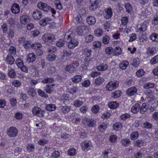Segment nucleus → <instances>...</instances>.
Instances as JSON below:
<instances>
[{
  "instance_id": "11",
  "label": "nucleus",
  "mask_w": 158,
  "mask_h": 158,
  "mask_svg": "<svg viewBox=\"0 0 158 158\" xmlns=\"http://www.w3.org/2000/svg\"><path fill=\"white\" fill-rule=\"evenodd\" d=\"M101 0H90V2L91 3L90 6V9L92 11L95 10L97 7L98 5Z\"/></svg>"
},
{
  "instance_id": "10",
  "label": "nucleus",
  "mask_w": 158,
  "mask_h": 158,
  "mask_svg": "<svg viewBox=\"0 0 158 158\" xmlns=\"http://www.w3.org/2000/svg\"><path fill=\"white\" fill-rule=\"evenodd\" d=\"M87 28L86 26H80L76 29V32L78 35L82 36L85 32V30Z\"/></svg>"
},
{
  "instance_id": "61",
  "label": "nucleus",
  "mask_w": 158,
  "mask_h": 158,
  "mask_svg": "<svg viewBox=\"0 0 158 158\" xmlns=\"http://www.w3.org/2000/svg\"><path fill=\"white\" fill-rule=\"evenodd\" d=\"M67 153L69 156H74L76 154V150L74 148H72L68 151Z\"/></svg>"
},
{
  "instance_id": "41",
  "label": "nucleus",
  "mask_w": 158,
  "mask_h": 158,
  "mask_svg": "<svg viewBox=\"0 0 158 158\" xmlns=\"http://www.w3.org/2000/svg\"><path fill=\"white\" fill-rule=\"evenodd\" d=\"M33 48L35 50L42 48V46L40 43L35 42L32 44Z\"/></svg>"
},
{
  "instance_id": "53",
  "label": "nucleus",
  "mask_w": 158,
  "mask_h": 158,
  "mask_svg": "<svg viewBox=\"0 0 158 158\" xmlns=\"http://www.w3.org/2000/svg\"><path fill=\"white\" fill-rule=\"evenodd\" d=\"M48 140L46 139H42L38 141V143L40 145H44L48 143Z\"/></svg>"
},
{
  "instance_id": "59",
  "label": "nucleus",
  "mask_w": 158,
  "mask_h": 158,
  "mask_svg": "<svg viewBox=\"0 0 158 158\" xmlns=\"http://www.w3.org/2000/svg\"><path fill=\"white\" fill-rule=\"evenodd\" d=\"M39 95L43 98H47L48 97V95L45 93L44 91L41 90V89H39L38 91Z\"/></svg>"
},
{
  "instance_id": "32",
  "label": "nucleus",
  "mask_w": 158,
  "mask_h": 158,
  "mask_svg": "<svg viewBox=\"0 0 158 158\" xmlns=\"http://www.w3.org/2000/svg\"><path fill=\"white\" fill-rule=\"evenodd\" d=\"M61 111L65 114L68 113L71 109L70 108L67 106L60 107Z\"/></svg>"
},
{
  "instance_id": "31",
  "label": "nucleus",
  "mask_w": 158,
  "mask_h": 158,
  "mask_svg": "<svg viewBox=\"0 0 158 158\" xmlns=\"http://www.w3.org/2000/svg\"><path fill=\"white\" fill-rule=\"evenodd\" d=\"M45 108L48 110L53 111L55 110L56 106L54 104H48L46 105Z\"/></svg>"
},
{
  "instance_id": "18",
  "label": "nucleus",
  "mask_w": 158,
  "mask_h": 158,
  "mask_svg": "<svg viewBox=\"0 0 158 158\" xmlns=\"http://www.w3.org/2000/svg\"><path fill=\"white\" fill-rule=\"evenodd\" d=\"M140 105L139 104H136L133 105L131 109V112L134 114L136 113L140 109Z\"/></svg>"
},
{
  "instance_id": "40",
  "label": "nucleus",
  "mask_w": 158,
  "mask_h": 158,
  "mask_svg": "<svg viewBox=\"0 0 158 158\" xmlns=\"http://www.w3.org/2000/svg\"><path fill=\"white\" fill-rule=\"evenodd\" d=\"M54 4L56 8L59 10L62 9V6L59 0H56L54 2Z\"/></svg>"
},
{
  "instance_id": "4",
  "label": "nucleus",
  "mask_w": 158,
  "mask_h": 158,
  "mask_svg": "<svg viewBox=\"0 0 158 158\" xmlns=\"http://www.w3.org/2000/svg\"><path fill=\"white\" fill-rule=\"evenodd\" d=\"M119 82L117 81H113L109 82L106 85V90L111 91L117 88L118 86Z\"/></svg>"
},
{
  "instance_id": "38",
  "label": "nucleus",
  "mask_w": 158,
  "mask_h": 158,
  "mask_svg": "<svg viewBox=\"0 0 158 158\" xmlns=\"http://www.w3.org/2000/svg\"><path fill=\"white\" fill-rule=\"evenodd\" d=\"M67 90L69 93L73 94L77 91L78 87L76 86H74L72 88H68Z\"/></svg>"
},
{
  "instance_id": "49",
  "label": "nucleus",
  "mask_w": 158,
  "mask_h": 158,
  "mask_svg": "<svg viewBox=\"0 0 158 158\" xmlns=\"http://www.w3.org/2000/svg\"><path fill=\"white\" fill-rule=\"evenodd\" d=\"M27 93L29 95L32 97L35 96L36 94L35 89L33 88H29L27 90Z\"/></svg>"
},
{
  "instance_id": "51",
  "label": "nucleus",
  "mask_w": 158,
  "mask_h": 158,
  "mask_svg": "<svg viewBox=\"0 0 158 158\" xmlns=\"http://www.w3.org/2000/svg\"><path fill=\"white\" fill-rule=\"evenodd\" d=\"M56 57V56L54 54H52L48 55L46 58L49 61H52L55 60Z\"/></svg>"
},
{
  "instance_id": "19",
  "label": "nucleus",
  "mask_w": 158,
  "mask_h": 158,
  "mask_svg": "<svg viewBox=\"0 0 158 158\" xmlns=\"http://www.w3.org/2000/svg\"><path fill=\"white\" fill-rule=\"evenodd\" d=\"M35 56L34 53H32L28 55L27 60L28 62H33L35 60Z\"/></svg>"
},
{
  "instance_id": "56",
  "label": "nucleus",
  "mask_w": 158,
  "mask_h": 158,
  "mask_svg": "<svg viewBox=\"0 0 158 158\" xmlns=\"http://www.w3.org/2000/svg\"><path fill=\"white\" fill-rule=\"evenodd\" d=\"M15 62L17 66L19 68L22 67V66L23 65L22 60L20 58L17 59Z\"/></svg>"
},
{
  "instance_id": "37",
  "label": "nucleus",
  "mask_w": 158,
  "mask_h": 158,
  "mask_svg": "<svg viewBox=\"0 0 158 158\" xmlns=\"http://www.w3.org/2000/svg\"><path fill=\"white\" fill-rule=\"evenodd\" d=\"M108 68V65L107 64H102L97 67V69L99 71H104L106 70Z\"/></svg>"
},
{
  "instance_id": "15",
  "label": "nucleus",
  "mask_w": 158,
  "mask_h": 158,
  "mask_svg": "<svg viewBox=\"0 0 158 158\" xmlns=\"http://www.w3.org/2000/svg\"><path fill=\"white\" fill-rule=\"evenodd\" d=\"M42 17V14L41 11L36 10L33 13V17L35 19H39Z\"/></svg>"
},
{
  "instance_id": "30",
  "label": "nucleus",
  "mask_w": 158,
  "mask_h": 158,
  "mask_svg": "<svg viewBox=\"0 0 158 158\" xmlns=\"http://www.w3.org/2000/svg\"><path fill=\"white\" fill-rule=\"evenodd\" d=\"M139 136L138 132L135 131L133 132L130 135V138L132 140L137 139Z\"/></svg>"
},
{
  "instance_id": "36",
  "label": "nucleus",
  "mask_w": 158,
  "mask_h": 158,
  "mask_svg": "<svg viewBox=\"0 0 158 158\" xmlns=\"http://www.w3.org/2000/svg\"><path fill=\"white\" fill-rule=\"evenodd\" d=\"M83 103V102L76 100L74 101L73 105L76 107H79L82 105Z\"/></svg>"
},
{
  "instance_id": "25",
  "label": "nucleus",
  "mask_w": 158,
  "mask_h": 158,
  "mask_svg": "<svg viewBox=\"0 0 158 158\" xmlns=\"http://www.w3.org/2000/svg\"><path fill=\"white\" fill-rule=\"evenodd\" d=\"M119 104L116 102L113 101L108 104L109 107L111 109H115L118 106Z\"/></svg>"
},
{
  "instance_id": "16",
  "label": "nucleus",
  "mask_w": 158,
  "mask_h": 158,
  "mask_svg": "<svg viewBox=\"0 0 158 158\" xmlns=\"http://www.w3.org/2000/svg\"><path fill=\"white\" fill-rule=\"evenodd\" d=\"M149 107V105L147 103H143L140 107V112L143 114Z\"/></svg>"
},
{
  "instance_id": "2",
  "label": "nucleus",
  "mask_w": 158,
  "mask_h": 158,
  "mask_svg": "<svg viewBox=\"0 0 158 158\" xmlns=\"http://www.w3.org/2000/svg\"><path fill=\"white\" fill-rule=\"evenodd\" d=\"M42 39L45 42H52L56 39V38L54 35L47 33L43 35Z\"/></svg>"
},
{
  "instance_id": "44",
  "label": "nucleus",
  "mask_w": 158,
  "mask_h": 158,
  "mask_svg": "<svg viewBox=\"0 0 158 158\" xmlns=\"http://www.w3.org/2000/svg\"><path fill=\"white\" fill-rule=\"evenodd\" d=\"M27 149L29 152H31L34 150L35 149L34 145L31 143H28L27 144Z\"/></svg>"
},
{
  "instance_id": "62",
  "label": "nucleus",
  "mask_w": 158,
  "mask_h": 158,
  "mask_svg": "<svg viewBox=\"0 0 158 158\" xmlns=\"http://www.w3.org/2000/svg\"><path fill=\"white\" fill-rule=\"evenodd\" d=\"M88 110V108L86 106H83L80 108V111L82 113H85Z\"/></svg>"
},
{
  "instance_id": "34",
  "label": "nucleus",
  "mask_w": 158,
  "mask_h": 158,
  "mask_svg": "<svg viewBox=\"0 0 158 158\" xmlns=\"http://www.w3.org/2000/svg\"><path fill=\"white\" fill-rule=\"evenodd\" d=\"M95 35L98 37L101 36L103 33V31L102 29L98 28L94 31Z\"/></svg>"
},
{
  "instance_id": "58",
  "label": "nucleus",
  "mask_w": 158,
  "mask_h": 158,
  "mask_svg": "<svg viewBox=\"0 0 158 158\" xmlns=\"http://www.w3.org/2000/svg\"><path fill=\"white\" fill-rule=\"evenodd\" d=\"M121 92L120 90H117L114 92L112 94L113 95L112 97L114 98H117L119 97L121 95Z\"/></svg>"
},
{
  "instance_id": "13",
  "label": "nucleus",
  "mask_w": 158,
  "mask_h": 158,
  "mask_svg": "<svg viewBox=\"0 0 158 158\" xmlns=\"http://www.w3.org/2000/svg\"><path fill=\"white\" fill-rule=\"evenodd\" d=\"M156 48L155 47H149L147 49L146 53L149 56L154 55L156 52Z\"/></svg>"
},
{
  "instance_id": "8",
  "label": "nucleus",
  "mask_w": 158,
  "mask_h": 158,
  "mask_svg": "<svg viewBox=\"0 0 158 158\" xmlns=\"http://www.w3.org/2000/svg\"><path fill=\"white\" fill-rule=\"evenodd\" d=\"M147 26L146 24L143 23L137 25L136 27V32L142 33L146 31Z\"/></svg>"
},
{
  "instance_id": "60",
  "label": "nucleus",
  "mask_w": 158,
  "mask_h": 158,
  "mask_svg": "<svg viewBox=\"0 0 158 158\" xmlns=\"http://www.w3.org/2000/svg\"><path fill=\"white\" fill-rule=\"evenodd\" d=\"M130 117V115L127 113H125L123 114L120 116V118L122 120H126L129 118Z\"/></svg>"
},
{
  "instance_id": "26",
  "label": "nucleus",
  "mask_w": 158,
  "mask_h": 158,
  "mask_svg": "<svg viewBox=\"0 0 158 158\" xmlns=\"http://www.w3.org/2000/svg\"><path fill=\"white\" fill-rule=\"evenodd\" d=\"M113 51L114 55L115 56L120 55L122 53L121 48L119 46L116 47Z\"/></svg>"
},
{
  "instance_id": "6",
  "label": "nucleus",
  "mask_w": 158,
  "mask_h": 158,
  "mask_svg": "<svg viewBox=\"0 0 158 158\" xmlns=\"http://www.w3.org/2000/svg\"><path fill=\"white\" fill-rule=\"evenodd\" d=\"M32 112L34 115H36L39 117H42L44 116L45 111L42 110L38 107H35L32 109Z\"/></svg>"
},
{
  "instance_id": "33",
  "label": "nucleus",
  "mask_w": 158,
  "mask_h": 158,
  "mask_svg": "<svg viewBox=\"0 0 158 158\" xmlns=\"http://www.w3.org/2000/svg\"><path fill=\"white\" fill-rule=\"evenodd\" d=\"M54 81V79L52 78H46L44 79L41 82L44 84L47 83H52Z\"/></svg>"
},
{
  "instance_id": "63",
  "label": "nucleus",
  "mask_w": 158,
  "mask_h": 158,
  "mask_svg": "<svg viewBox=\"0 0 158 158\" xmlns=\"http://www.w3.org/2000/svg\"><path fill=\"white\" fill-rule=\"evenodd\" d=\"M150 63L152 64L156 63L158 62V55L154 56L150 60Z\"/></svg>"
},
{
  "instance_id": "46",
  "label": "nucleus",
  "mask_w": 158,
  "mask_h": 158,
  "mask_svg": "<svg viewBox=\"0 0 158 158\" xmlns=\"http://www.w3.org/2000/svg\"><path fill=\"white\" fill-rule=\"evenodd\" d=\"M92 63L91 58L89 57H86L85 59L84 64L85 66H87L88 65Z\"/></svg>"
},
{
  "instance_id": "21",
  "label": "nucleus",
  "mask_w": 158,
  "mask_h": 158,
  "mask_svg": "<svg viewBox=\"0 0 158 158\" xmlns=\"http://www.w3.org/2000/svg\"><path fill=\"white\" fill-rule=\"evenodd\" d=\"M120 143L123 146L127 147L131 144V141L129 139L126 138L122 139L121 140Z\"/></svg>"
},
{
  "instance_id": "7",
  "label": "nucleus",
  "mask_w": 158,
  "mask_h": 158,
  "mask_svg": "<svg viewBox=\"0 0 158 158\" xmlns=\"http://www.w3.org/2000/svg\"><path fill=\"white\" fill-rule=\"evenodd\" d=\"M18 130L14 127H10L7 131V134L10 137H15L18 134Z\"/></svg>"
},
{
  "instance_id": "64",
  "label": "nucleus",
  "mask_w": 158,
  "mask_h": 158,
  "mask_svg": "<svg viewBox=\"0 0 158 158\" xmlns=\"http://www.w3.org/2000/svg\"><path fill=\"white\" fill-rule=\"evenodd\" d=\"M152 23L154 25H156L158 24V16L155 15L153 17L152 20Z\"/></svg>"
},
{
  "instance_id": "28",
  "label": "nucleus",
  "mask_w": 158,
  "mask_h": 158,
  "mask_svg": "<svg viewBox=\"0 0 158 158\" xmlns=\"http://www.w3.org/2000/svg\"><path fill=\"white\" fill-rule=\"evenodd\" d=\"M71 64L67 65L65 68V70L71 73H73L75 70Z\"/></svg>"
},
{
  "instance_id": "17",
  "label": "nucleus",
  "mask_w": 158,
  "mask_h": 158,
  "mask_svg": "<svg viewBox=\"0 0 158 158\" xmlns=\"http://www.w3.org/2000/svg\"><path fill=\"white\" fill-rule=\"evenodd\" d=\"M51 20L48 18H45L42 19L40 22V24L42 26H45L47 24L50 23Z\"/></svg>"
},
{
  "instance_id": "42",
  "label": "nucleus",
  "mask_w": 158,
  "mask_h": 158,
  "mask_svg": "<svg viewBox=\"0 0 158 158\" xmlns=\"http://www.w3.org/2000/svg\"><path fill=\"white\" fill-rule=\"evenodd\" d=\"M150 38L152 41H158V35L156 33H153L150 36Z\"/></svg>"
},
{
  "instance_id": "43",
  "label": "nucleus",
  "mask_w": 158,
  "mask_h": 158,
  "mask_svg": "<svg viewBox=\"0 0 158 158\" xmlns=\"http://www.w3.org/2000/svg\"><path fill=\"white\" fill-rule=\"evenodd\" d=\"M122 124L121 123H116L113 125L114 129L116 131H118L119 128H122Z\"/></svg>"
},
{
  "instance_id": "9",
  "label": "nucleus",
  "mask_w": 158,
  "mask_h": 158,
  "mask_svg": "<svg viewBox=\"0 0 158 158\" xmlns=\"http://www.w3.org/2000/svg\"><path fill=\"white\" fill-rule=\"evenodd\" d=\"M37 6L38 8L46 12H47L50 8L47 4L41 2H40L38 3Z\"/></svg>"
},
{
  "instance_id": "27",
  "label": "nucleus",
  "mask_w": 158,
  "mask_h": 158,
  "mask_svg": "<svg viewBox=\"0 0 158 158\" xmlns=\"http://www.w3.org/2000/svg\"><path fill=\"white\" fill-rule=\"evenodd\" d=\"M144 143V141L141 139H138L134 141V145L137 147H140L143 146Z\"/></svg>"
},
{
  "instance_id": "48",
  "label": "nucleus",
  "mask_w": 158,
  "mask_h": 158,
  "mask_svg": "<svg viewBox=\"0 0 158 158\" xmlns=\"http://www.w3.org/2000/svg\"><path fill=\"white\" fill-rule=\"evenodd\" d=\"M107 127V124L105 123H102L99 126L98 128L101 131L103 132L106 130Z\"/></svg>"
},
{
  "instance_id": "39",
  "label": "nucleus",
  "mask_w": 158,
  "mask_h": 158,
  "mask_svg": "<svg viewBox=\"0 0 158 158\" xmlns=\"http://www.w3.org/2000/svg\"><path fill=\"white\" fill-rule=\"evenodd\" d=\"M142 127H143L147 129H150L152 127V125L150 123L145 122L142 124Z\"/></svg>"
},
{
  "instance_id": "54",
  "label": "nucleus",
  "mask_w": 158,
  "mask_h": 158,
  "mask_svg": "<svg viewBox=\"0 0 158 158\" xmlns=\"http://www.w3.org/2000/svg\"><path fill=\"white\" fill-rule=\"evenodd\" d=\"M92 51L90 49L85 48L83 50V53L86 55V57H89L91 55Z\"/></svg>"
},
{
  "instance_id": "50",
  "label": "nucleus",
  "mask_w": 158,
  "mask_h": 158,
  "mask_svg": "<svg viewBox=\"0 0 158 158\" xmlns=\"http://www.w3.org/2000/svg\"><path fill=\"white\" fill-rule=\"evenodd\" d=\"M99 110V107L97 105L93 106L91 108V110L93 113L96 114L98 112Z\"/></svg>"
},
{
  "instance_id": "12",
  "label": "nucleus",
  "mask_w": 158,
  "mask_h": 158,
  "mask_svg": "<svg viewBox=\"0 0 158 158\" xmlns=\"http://www.w3.org/2000/svg\"><path fill=\"white\" fill-rule=\"evenodd\" d=\"M11 10L13 13L15 14H17L20 12V6L17 3H14L11 6Z\"/></svg>"
},
{
  "instance_id": "35",
  "label": "nucleus",
  "mask_w": 158,
  "mask_h": 158,
  "mask_svg": "<svg viewBox=\"0 0 158 158\" xmlns=\"http://www.w3.org/2000/svg\"><path fill=\"white\" fill-rule=\"evenodd\" d=\"M82 77L80 75H78L74 76L72 78V81L75 83H78L81 80Z\"/></svg>"
},
{
  "instance_id": "3",
  "label": "nucleus",
  "mask_w": 158,
  "mask_h": 158,
  "mask_svg": "<svg viewBox=\"0 0 158 158\" xmlns=\"http://www.w3.org/2000/svg\"><path fill=\"white\" fill-rule=\"evenodd\" d=\"M82 149L84 151H87L93 147L91 141L86 140L82 142L81 144Z\"/></svg>"
},
{
  "instance_id": "20",
  "label": "nucleus",
  "mask_w": 158,
  "mask_h": 158,
  "mask_svg": "<svg viewBox=\"0 0 158 158\" xmlns=\"http://www.w3.org/2000/svg\"><path fill=\"white\" fill-rule=\"evenodd\" d=\"M15 61L13 57L11 54H8L6 57V62L7 64H12Z\"/></svg>"
},
{
  "instance_id": "14",
  "label": "nucleus",
  "mask_w": 158,
  "mask_h": 158,
  "mask_svg": "<svg viewBox=\"0 0 158 158\" xmlns=\"http://www.w3.org/2000/svg\"><path fill=\"white\" fill-rule=\"evenodd\" d=\"M137 89L135 87H132L129 88L126 91L127 94L130 96L135 95L137 92Z\"/></svg>"
},
{
  "instance_id": "57",
  "label": "nucleus",
  "mask_w": 158,
  "mask_h": 158,
  "mask_svg": "<svg viewBox=\"0 0 158 158\" xmlns=\"http://www.w3.org/2000/svg\"><path fill=\"white\" fill-rule=\"evenodd\" d=\"M102 43L100 41H95L93 43V46L95 48H100L101 47Z\"/></svg>"
},
{
  "instance_id": "45",
  "label": "nucleus",
  "mask_w": 158,
  "mask_h": 158,
  "mask_svg": "<svg viewBox=\"0 0 158 158\" xmlns=\"http://www.w3.org/2000/svg\"><path fill=\"white\" fill-rule=\"evenodd\" d=\"M144 153L140 151L135 153L134 154V156L135 158H141L144 156Z\"/></svg>"
},
{
  "instance_id": "24",
  "label": "nucleus",
  "mask_w": 158,
  "mask_h": 158,
  "mask_svg": "<svg viewBox=\"0 0 158 158\" xmlns=\"http://www.w3.org/2000/svg\"><path fill=\"white\" fill-rule=\"evenodd\" d=\"M129 62L127 60H123L120 64L119 67L122 69H124L127 67Z\"/></svg>"
},
{
  "instance_id": "5",
  "label": "nucleus",
  "mask_w": 158,
  "mask_h": 158,
  "mask_svg": "<svg viewBox=\"0 0 158 158\" xmlns=\"http://www.w3.org/2000/svg\"><path fill=\"white\" fill-rule=\"evenodd\" d=\"M18 42L19 44L23 45L26 49H28L29 48L31 43L30 41L26 40L25 38L23 36H21L19 38Z\"/></svg>"
},
{
  "instance_id": "1",
  "label": "nucleus",
  "mask_w": 158,
  "mask_h": 158,
  "mask_svg": "<svg viewBox=\"0 0 158 158\" xmlns=\"http://www.w3.org/2000/svg\"><path fill=\"white\" fill-rule=\"evenodd\" d=\"M69 32H67L65 33L64 36V38L65 41L69 44L68 45V47L70 48H73L75 47L78 45V42L76 40L73 39L71 38V36Z\"/></svg>"
},
{
  "instance_id": "55",
  "label": "nucleus",
  "mask_w": 158,
  "mask_h": 158,
  "mask_svg": "<svg viewBox=\"0 0 158 158\" xmlns=\"http://www.w3.org/2000/svg\"><path fill=\"white\" fill-rule=\"evenodd\" d=\"M94 36L93 35H87L85 38V40L87 43H89L93 41Z\"/></svg>"
},
{
  "instance_id": "52",
  "label": "nucleus",
  "mask_w": 158,
  "mask_h": 158,
  "mask_svg": "<svg viewBox=\"0 0 158 158\" xmlns=\"http://www.w3.org/2000/svg\"><path fill=\"white\" fill-rule=\"evenodd\" d=\"M110 39L109 36L106 35L104 36L102 39V43L104 44H108L109 43Z\"/></svg>"
},
{
  "instance_id": "23",
  "label": "nucleus",
  "mask_w": 158,
  "mask_h": 158,
  "mask_svg": "<svg viewBox=\"0 0 158 158\" xmlns=\"http://www.w3.org/2000/svg\"><path fill=\"white\" fill-rule=\"evenodd\" d=\"M87 21L89 24L92 25L96 22V19L95 17L92 16L88 17L86 19Z\"/></svg>"
},
{
  "instance_id": "22",
  "label": "nucleus",
  "mask_w": 158,
  "mask_h": 158,
  "mask_svg": "<svg viewBox=\"0 0 158 158\" xmlns=\"http://www.w3.org/2000/svg\"><path fill=\"white\" fill-rule=\"evenodd\" d=\"M29 16L26 15H22L20 18L21 23L23 24L27 23L29 21Z\"/></svg>"
},
{
  "instance_id": "47",
  "label": "nucleus",
  "mask_w": 158,
  "mask_h": 158,
  "mask_svg": "<svg viewBox=\"0 0 158 158\" xmlns=\"http://www.w3.org/2000/svg\"><path fill=\"white\" fill-rule=\"evenodd\" d=\"M125 6L127 12L130 13L132 10V7L130 3H125Z\"/></svg>"
},
{
  "instance_id": "29",
  "label": "nucleus",
  "mask_w": 158,
  "mask_h": 158,
  "mask_svg": "<svg viewBox=\"0 0 158 158\" xmlns=\"http://www.w3.org/2000/svg\"><path fill=\"white\" fill-rule=\"evenodd\" d=\"M104 81V80L103 78L99 77L95 80L94 83L96 85H101Z\"/></svg>"
}]
</instances>
